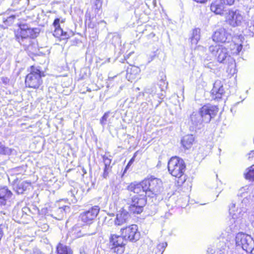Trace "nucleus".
<instances>
[{
	"label": "nucleus",
	"mask_w": 254,
	"mask_h": 254,
	"mask_svg": "<svg viewBox=\"0 0 254 254\" xmlns=\"http://www.w3.org/2000/svg\"><path fill=\"white\" fill-rule=\"evenodd\" d=\"M194 140V136L191 134L184 136L181 140V144L184 148L189 149L191 148Z\"/></svg>",
	"instance_id": "obj_26"
},
{
	"label": "nucleus",
	"mask_w": 254,
	"mask_h": 254,
	"mask_svg": "<svg viewBox=\"0 0 254 254\" xmlns=\"http://www.w3.org/2000/svg\"><path fill=\"white\" fill-rule=\"evenodd\" d=\"M17 181V178H16V179H14L13 180V182L15 184L16 183V182Z\"/></svg>",
	"instance_id": "obj_46"
},
{
	"label": "nucleus",
	"mask_w": 254,
	"mask_h": 254,
	"mask_svg": "<svg viewBox=\"0 0 254 254\" xmlns=\"http://www.w3.org/2000/svg\"><path fill=\"white\" fill-rule=\"evenodd\" d=\"M224 93L223 84L220 80H216L211 90L212 97L214 99H220Z\"/></svg>",
	"instance_id": "obj_18"
},
{
	"label": "nucleus",
	"mask_w": 254,
	"mask_h": 254,
	"mask_svg": "<svg viewBox=\"0 0 254 254\" xmlns=\"http://www.w3.org/2000/svg\"><path fill=\"white\" fill-rule=\"evenodd\" d=\"M12 193L7 187L0 188V206H5L6 208L10 206V198Z\"/></svg>",
	"instance_id": "obj_13"
},
{
	"label": "nucleus",
	"mask_w": 254,
	"mask_h": 254,
	"mask_svg": "<svg viewBox=\"0 0 254 254\" xmlns=\"http://www.w3.org/2000/svg\"><path fill=\"white\" fill-rule=\"evenodd\" d=\"M61 22H62V23H63V22H64V21L62 20V21H61Z\"/></svg>",
	"instance_id": "obj_48"
},
{
	"label": "nucleus",
	"mask_w": 254,
	"mask_h": 254,
	"mask_svg": "<svg viewBox=\"0 0 254 254\" xmlns=\"http://www.w3.org/2000/svg\"><path fill=\"white\" fill-rule=\"evenodd\" d=\"M193 113H197L196 117L198 118L199 120H201V123L202 122L207 123L216 116V112H193Z\"/></svg>",
	"instance_id": "obj_22"
},
{
	"label": "nucleus",
	"mask_w": 254,
	"mask_h": 254,
	"mask_svg": "<svg viewBox=\"0 0 254 254\" xmlns=\"http://www.w3.org/2000/svg\"><path fill=\"white\" fill-rule=\"evenodd\" d=\"M80 254H83L82 252H80Z\"/></svg>",
	"instance_id": "obj_47"
},
{
	"label": "nucleus",
	"mask_w": 254,
	"mask_h": 254,
	"mask_svg": "<svg viewBox=\"0 0 254 254\" xmlns=\"http://www.w3.org/2000/svg\"><path fill=\"white\" fill-rule=\"evenodd\" d=\"M224 17L226 23L233 27L240 26L244 20L242 12L238 10L226 11Z\"/></svg>",
	"instance_id": "obj_8"
},
{
	"label": "nucleus",
	"mask_w": 254,
	"mask_h": 254,
	"mask_svg": "<svg viewBox=\"0 0 254 254\" xmlns=\"http://www.w3.org/2000/svg\"><path fill=\"white\" fill-rule=\"evenodd\" d=\"M38 29L31 28L27 25H21L15 32V37L18 42L24 46L30 44L31 38L36 37Z\"/></svg>",
	"instance_id": "obj_2"
},
{
	"label": "nucleus",
	"mask_w": 254,
	"mask_h": 254,
	"mask_svg": "<svg viewBox=\"0 0 254 254\" xmlns=\"http://www.w3.org/2000/svg\"><path fill=\"white\" fill-rule=\"evenodd\" d=\"M209 51L219 63H224L229 57L227 49L222 45H211L209 47Z\"/></svg>",
	"instance_id": "obj_9"
},
{
	"label": "nucleus",
	"mask_w": 254,
	"mask_h": 254,
	"mask_svg": "<svg viewBox=\"0 0 254 254\" xmlns=\"http://www.w3.org/2000/svg\"><path fill=\"white\" fill-rule=\"evenodd\" d=\"M22 169L21 167H17L12 169L10 171V173H11V175H14V174H18L19 173L18 172L20 170ZM13 177V175H11V178L8 177V181L10 182L11 180L12 179V177Z\"/></svg>",
	"instance_id": "obj_36"
},
{
	"label": "nucleus",
	"mask_w": 254,
	"mask_h": 254,
	"mask_svg": "<svg viewBox=\"0 0 254 254\" xmlns=\"http://www.w3.org/2000/svg\"><path fill=\"white\" fill-rule=\"evenodd\" d=\"M31 186V183L27 181H23L17 184L16 187H14V189L18 194H22L28 188Z\"/></svg>",
	"instance_id": "obj_27"
},
{
	"label": "nucleus",
	"mask_w": 254,
	"mask_h": 254,
	"mask_svg": "<svg viewBox=\"0 0 254 254\" xmlns=\"http://www.w3.org/2000/svg\"><path fill=\"white\" fill-rule=\"evenodd\" d=\"M221 2L223 1L224 4H228V5H232L235 0H220Z\"/></svg>",
	"instance_id": "obj_38"
},
{
	"label": "nucleus",
	"mask_w": 254,
	"mask_h": 254,
	"mask_svg": "<svg viewBox=\"0 0 254 254\" xmlns=\"http://www.w3.org/2000/svg\"><path fill=\"white\" fill-rule=\"evenodd\" d=\"M130 218L128 212L124 208H121L117 211L116 217L115 219V224L121 226L127 223Z\"/></svg>",
	"instance_id": "obj_17"
},
{
	"label": "nucleus",
	"mask_w": 254,
	"mask_h": 254,
	"mask_svg": "<svg viewBox=\"0 0 254 254\" xmlns=\"http://www.w3.org/2000/svg\"><path fill=\"white\" fill-rule=\"evenodd\" d=\"M100 211L98 206H94L88 210L82 212L80 214V218L82 222L86 224L92 223L93 220L97 217Z\"/></svg>",
	"instance_id": "obj_11"
},
{
	"label": "nucleus",
	"mask_w": 254,
	"mask_h": 254,
	"mask_svg": "<svg viewBox=\"0 0 254 254\" xmlns=\"http://www.w3.org/2000/svg\"><path fill=\"white\" fill-rule=\"evenodd\" d=\"M230 50L231 54L233 55H237L242 51V44L236 43L235 42H233L230 44Z\"/></svg>",
	"instance_id": "obj_29"
},
{
	"label": "nucleus",
	"mask_w": 254,
	"mask_h": 254,
	"mask_svg": "<svg viewBox=\"0 0 254 254\" xmlns=\"http://www.w3.org/2000/svg\"><path fill=\"white\" fill-rule=\"evenodd\" d=\"M33 254H43L41 252H39L38 250H35L34 251Z\"/></svg>",
	"instance_id": "obj_44"
},
{
	"label": "nucleus",
	"mask_w": 254,
	"mask_h": 254,
	"mask_svg": "<svg viewBox=\"0 0 254 254\" xmlns=\"http://www.w3.org/2000/svg\"><path fill=\"white\" fill-rule=\"evenodd\" d=\"M236 246L246 253H252L254 248V240L249 235L244 233H238L235 238Z\"/></svg>",
	"instance_id": "obj_4"
},
{
	"label": "nucleus",
	"mask_w": 254,
	"mask_h": 254,
	"mask_svg": "<svg viewBox=\"0 0 254 254\" xmlns=\"http://www.w3.org/2000/svg\"><path fill=\"white\" fill-rule=\"evenodd\" d=\"M245 178L247 179L254 181V167L252 166L247 170V172L245 174Z\"/></svg>",
	"instance_id": "obj_31"
},
{
	"label": "nucleus",
	"mask_w": 254,
	"mask_h": 254,
	"mask_svg": "<svg viewBox=\"0 0 254 254\" xmlns=\"http://www.w3.org/2000/svg\"><path fill=\"white\" fill-rule=\"evenodd\" d=\"M224 6L220 0L213 2L210 5V10L216 14L222 15L224 13Z\"/></svg>",
	"instance_id": "obj_23"
},
{
	"label": "nucleus",
	"mask_w": 254,
	"mask_h": 254,
	"mask_svg": "<svg viewBox=\"0 0 254 254\" xmlns=\"http://www.w3.org/2000/svg\"><path fill=\"white\" fill-rule=\"evenodd\" d=\"M108 117V113H106L104 115V116L102 117L101 120H100V123L102 125H104L106 124V122L107 121V119Z\"/></svg>",
	"instance_id": "obj_37"
},
{
	"label": "nucleus",
	"mask_w": 254,
	"mask_h": 254,
	"mask_svg": "<svg viewBox=\"0 0 254 254\" xmlns=\"http://www.w3.org/2000/svg\"><path fill=\"white\" fill-rule=\"evenodd\" d=\"M140 72V69L138 67L131 66L127 69L126 77L128 81L133 82L138 77Z\"/></svg>",
	"instance_id": "obj_19"
},
{
	"label": "nucleus",
	"mask_w": 254,
	"mask_h": 254,
	"mask_svg": "<svg viewBox=\"0 0 254 254\" xmlns=\"http://www.w3.org/2000/svg\"><path fill=\"white\" fill-rule=\"evenodd\" d=\"M1 80L4 84H7L9 82V79L7 77H2Z\"/></svg>",
	"instance_id": "obj_40"
},
{
	"label": "nucleus",
	"mask_w": 254,
	"mask_h": 254,
	"mask_svg": "<svg viewBox=\"0 0 254 254\" xmlns=\"http://www.w3.org/2000/svg\"><path fill=\"white\" fill-rule=\"evenodd\" d=\"M146 183L143 180L140 183H131L128 186V190L133 192L136 194H144L145 197L147 195Z\"/></svg>",
	"instance_id": "obj_16"
},
{
	"label": "nucleus",
	"mask_w": 254,
	"mask_h": 254,
	"mask_svg": "<svg viewBox=\"0 0 254 254\" xmlns=\"http://www.w3.org/2000/svg\"><path fill=\"white\" fill-rule=\"evenodd\" d=\"M96 233V231H94V232H92V233H89L88 235H94Z\"/></svg>",
	"instance_id": "obj_45"
},
{
	"label": "nucleus",
	"mask_w": 254,
	"mask_h": 254,
	"mask_svg": "<svg viewBox=\"0 0 254 254\" xmlns=\"http://www.w3.org/2000/svg\"><path fill=\"white\" fill-rule=\"evenodd\" d=\"M168 169L172 176L180 178L185 172L186 164L182 159L177 156L172 157L168 161Z\"/></svg>",
	"instance_id": "obj_3"
},
{
	"label": "nucleus",
	"mask_w": 254,
	"mask_h": 254,
	"mask_svg": "<svg viewBox=\"0 0 254 254\" xmlns=\"http://www.w3.org/2000/svg\"><path fill=\"white\" fill-rule=\"evenodd\" d=\"M58 254H72L73 252L70 247L59 244L57 247Z\"/></svg>",
	"instance_id": "obj_28"
},
{
	"label": "nucleus",
	"mask_w": 254,
	"mask_h": 254,
	"mask_svg": "<svg viewBox=\"0 0 254 254\" xmlns=\"http://www.w3.org/2000/svg\"><path fill=\"white\" fill-rule=\"evenodd\" d=\"M0 214L2 217V218L3 219H4V217L3 216H2V215H4L5 217H7V216L8 215V213L7 211H1L0 212Z\"/></svg>",
	"instance_id": "obj_39"
},
{
	"label": "nucleus",
	"mask_w": 254,
	"mask_h": 254,
	"mask_svg": "<svg viewBox=\"0 0 254 254\" xmlns=\"http://www.w3.org/2000/svg\"><path fill=\"white\" fill-rule=\"evenodd\" d=\"M197 113H193L190 115V120L192 122V124L195 126H198L199 125H200L201 124V120L199 121V118L196 117Z\"/></svg>",
	"instance_id": "obj_35"
},
{
	"label": "nucleus",
	"mask_w": 254,
	"mask_h": 254,
	"mask_svg": "<svg viewBox=\"0 0 254 254\" xmlns=\"http://www.w3.org/2000/svg\"><path fill=\"white\" fill-rule=\"evenodd\" d=\"M126 239L122 235L118 236L113 235L110 238V243L112 245L111 249L115 252L118 254H121L125 250V245Z\"/></svg>",
	"instance_id": "obj_10"
},
{
	"label": "nucleus",
	"mask_w": 254,
	"mask_h": 254,
	"mask_svg": "<svg viewBox=\"0 0 254 254\" xmlns=\"http://www.w3.org/2000/svg\"><path fill=\"white\" fill-rule=\"evenodd\" d=\"M219 109L216 106H213L210 104L204 105L201 109L200 111H216Z\"/></svg>",
	"instance_id": "obj_34"
},
{
	"label": "nucleus",
	"mask_w": 254,
	"mask_h": 254,
	"mask_svg": "<svg viewBox=\"0 0 254 254\" xmlns=\"http://www.w3.org/2000/svg\"><path fill=\"white\" fill-rule=\"evenodd\" d=\"M251 1H253L254 3V0H251Z\"/></svg>",
	"instance_id": "obj_49"
},
{
	"label": "nucleus",
	"mask_w": 254,
	"mask_h": 254,
	"mask_svg": "<svg viewBox=\"0 0 254 254\" xmlns=\"http://www.w3.org/2000/svg\"><path fill=\"white\" fill-rule=\"evenodd\" d=\"M146 200L144 194H135L131 197L128 206L129 210L133 214H140L142 212Z\"/></svg>",
	"instance_id": "obj_7"
},
{
	"label": "nucleus",
	"mask_w": 254,
	"mask_h": 254,
	"mask_svg": "<svg viewBox=\"0 0 254 254\" xmlns=\"http://www.w3.org/2000/svg\"><path fill=\"white\" fill-rule=\"evenodd\" d=\"M193 1L200 3H204L207 0H193Z\"/></svg>",
	"instance_id": "obj_41"
},
{
	"label": "nucleus",
	"mask_w": 254,
	"mask_h": 254,
	"mask_svg": "<svg viewBox=\"0 0 254 254\" xmlns=\"http://www.w3.org/2000/svg\"><path fill=\"white\" fill-rule=\"evenodd\" d=\"M102 159L104 164L103 177L104 178H107L108 176L109 173L111 171L112 166H111V163L112 158L111 156L108 157L106 155H103L102 156Z\"/></svg>",
	"instance_id": "obj_21"
},
{
	"label": "nucleus",
	"mask_w": 254,
	"mask_h": 254,
	"mask_svg": "<svg viewBox=\"0 0 254 254\" xmlns=\"http://www.w3.org/2000/svg\"><path fill=\"white\" fill-rule=\"evenodd\" d=\"M167 246V243L166 242H163L158 244L155 250V254H162Z\"/></svg>",
	"instance_id": "obj_33"
},
{
	"label": "nucleus",
	"mask_w": 254,
	"mask_h": 254,
	"mask_svg": "<svg viewBox=\"0 0 254 254\" xmlns=\"http://www.w3.org/2000/svg\"><path fill=\"white\" fill-rule=\"evenodd\" d=\"M230 39L231 35L223 28L216 30L212 36L213 41L216 42L225 43Z\"/></svg>",
	"instance_id": "obj_14"
},
{
	"label": "nucleus",
	"mask_w": 254,
	"mask_h": 254,
	"mask_svg": "<svg viewBox=\"0 0 254 254\" xmlns=\"http://www.w3.org/2000/svg\"><path fill=\"white\" fill-rule=\"evenodd\" d=\"M253 185L246 186L238 190V200L229 205V214L232 219L231 223L235 225L231 229H238L247 216V206L251 201H254Z\"/></svg>",
	"instance_id": "obj_1"
},
{
	"label": "nucleus",
	"mask_w": 254,
	"mask_h": 254,
	"mask_svg": "<svg viewBox=\"0 0 254 254\" xmlns=\"http://www.w3.org/2000/svg\"><path fill=\"white\" fill-rule=\"evenodd\" d=\"M0 154L15 156L17 155V151L13 148L5 146L2 142L0 141Z\"/></svg>",
	"instance_id": "obj_25"
},
{
	"label": "nucleus",
	"mask_w": 254,
	"mask_h": 254,
	"mask_svg": "<svg viewBox=\"0 0 254 254\" xmlns=\"http://www.w3.org/2000/svg\"><path fill=\"white\" fill-rule=\"evenodd\" d=\"M69 210V207L68 206H61L60 203L58 202L55 204V207L53 208L52 216L57 220H61Z\"/></svg>",
	"instance_id": "obj_15"
},
{
	"label": "nucleus",
	"mask_w": 254,
	"mask_h": 254,
	"mask_svg": "<svg viewBox=\"0 0 254 254\" xmlns=\"http://www.w3.org/2000/svg\"><path fill=\"white\" fill-rule=\"evenodd\" d=\"M67 193L68 196L73 197L75 201L79 198V195L78 194V190L74 187H71Z\"/></svg>",
	"instance_id": "obj_32"
},
{
	"label": "nucleus",
	"mask_w": 254,
	"mask_h": 254,
	"mask_svg": "<svg viewBox=\"0 0 254 254\" xmlns=\"http://www.w3.org/2000/svg\"><path fill=\"white\" fill-rule=\"evenodd\" d=\"M253 154H254V150L251 151L248 154V158L250 159L251 157H253Z\"/></svg>",
	"instance_id": "obj_42"
},
{
	"label": "nucleus",
	"mask_w": 254,
	"mask_h": 254,
	"mask_svg": "<svg viewBox=\"0 0 254 254\" xmlns=\"http://www.w3.org/2000/svg\"><path fill=\"white\" fill-rule=\"evenodd\" d=\"M251 24L254 27V16L251 18Z\"/></svg>",
	"instance_id": "obj_43"
},
{
	"label": "nucleus",
	"mask_w": 254,
	"mask_h": 254,
	"mask_svg": "<svg viewBox=\"0 0 254 254\" xmlns=\"http://www.w3.org/2000/svg\"><path fill=\"white\" fill-rule=\"evenodd\" d=\"M122 235L127 240L130 241H137L140 237V233L138 231V227L136 225H131L121 230Z\"/></svg>",
	"instance_id": "obj_12"
},
{
	"label": "nucleus",
	"mask_w": 254,
	"mask_h": 254,
	"mask_svg": "<svg viewBox=\"0 0 254 254\" xmlns=\"http://www.w3.org/2000/svg\"><path fill=\"white\" fill-rule=\"evenodd\" d=\"M200 30L199 28L193 29L192 35L190 38L191 43L192 44L196 45L200 40Z\"/></svg>",
	"instance_id": "obj_30"
},
{
	"label": "nucleus",
	"mask_w": 254,
	"mask_h": 254,
	"mask_svg": "<svg viewBox=\"0 0 254 254\" xmlns=\"http://www.w3.org/2000/svg\"><path fill=\"white\" fill-rule=\"evenodd\" d=\"M146 183L147 191L146 194L148 197H153L160 194L163 190L162 181L158 178L150 177L147 180H145Z\"/></svg>",
	"instance_id": "obj_5"
},
{
	"label": "nucleus",
	"mask_w": 254,
	"mask_h": 254,
	"mask_svg": "<svg viewBox=\"0 0 254 254\" xmlns=\"http://www.w3.org/2000/svg\"><path fill=\"white\" fill-rule=\"evenodd\" d=\"M226 246L224 243H220L216 247H212L208 248L207 254H223Z\"/></svg>",
	"instance_id": "obj_24"
},
{
	"label": "nucleus",
	"mask_w": 254,
	"mask_h": 254,
	"mask_svg": "<svg viewBox=\"0 0 254 254\" xmlns=\"http://www.w3.org/2000/svg\"><path fill=\"white\" fill-rule=\"evenodd\" d=\"M40 69L32 66L30 72L25 77L26 86L34 89L39 88L42 83Z\"/></svg>",
	"instance_id": "obj_6"
},
{
	"label": "nucleus",
	"mask_w": 254,
	"mask_h": 254,
	"mask_svg": "<svg viewBox=\"0 0 254 254\" xmlns=\"http://www.w3.org/2000/svg\"><path fill=\"white\" fill-rule=\"evenodd\" d=\"M60 19L57 18L54 20L53 26L55 28L53 35L55 37L59 38L61 36L64 37V38H68L69 36L66 32H64L61 28L60 24Z\"/></svg>",
	"instance_id": "obj_20"
}]
</instances>
